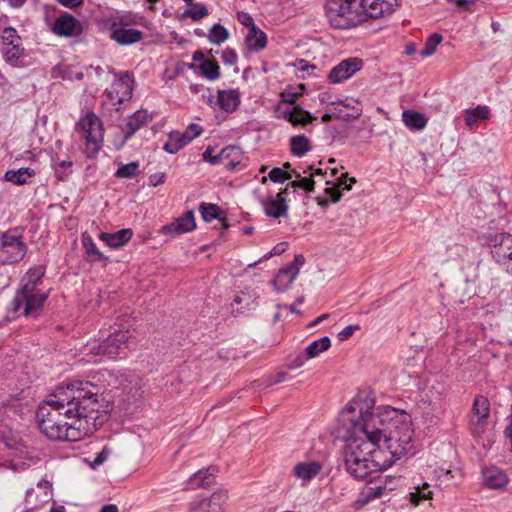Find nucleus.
<instances>
[{"mask_svg":"<svg viewBox=\"0 0 512 512\" xmlns=\"http://www.w3.org/2000/svg\"><path fill=\"white\" fill-rule=\"evenodd\" d=\"M245 43L250 50H262L267 44L266 34L257 27H251L245 37Z\"/></svg>","mask_w":512,"mask_h":512,"instance_id":"cd10ccee","label":"nucleus"},{"mask_svg":"<svg viewBox=\"0 0 512 512\" xmlns=\"http://www.w3.org/2000/svg\"><path fill=\"white\" fill-rule=\"evenodd\" d=\"M283 194L284 192H279L270 199L261 200L265 214L267 216L278 219L287 214L288 206Z\"/></svg>","mask_w":512,"mask_h":512,"instance_id":"4be33fe9","label":"nucleus"},{"mask_svg":"<svg viewBox=\"0 0 512 512\" xmlns=\"http://www.w3.org/2000/svg\"><path fill=\"white\" fill-rule=\"evenodd\" d=\"M403 122L405 125L411 129L421 130L427 124L426 117L418 112L414 111H405L403 112Z\"/></svg>","mask_w":512,"mask_h":512,"instance_id":"c9c22d12","label":"nucleus"},{"mask_svg":"<svg viewBox=\"0 0 512 512\" xmlns=\"http://www.w3.org/2000/svg\"><path fill=\"white\" fill-rule=\"evenodd\" d=\"M133 80L125 74L116 79L110 88L106 90V96L110 100L111 105L118 111L125 101H129L132 97Z\"/></svg>","mask_w":512,"mask_h":512,"instance_id":"ddd939ff","label":"nucleus"},{"mask_svg":"<svg viewBox=\"0 0 512 512\" xmlns=\"http://www.w3.org/2000/svg\"><path fill=\"white\" fill-rule=\"evenodd\" d=\"M196 227L193 211H187L178 217L174 222L161 228V233L172 236L183 234L194 230Z\"/></svg>","mask_w":512,"mask_h":512,"instance_id":"aec40b11","label":"nucleus"},{"mask_svg":"<svg viewBox=\"0 0 512 512\" xmlns=\"http://www.w3.org/2000/svg\"><path fill=\"white\" fill-rule=\"evenodd\" d=\"M132 337L128 328L119 325L101 342L93 341L88 344V351L94 356L115 357L119 354L123 345Z\"/></svg>","mask_w":512,"mask_h":512,"instance_id":"423d86ee","label":"nucleus"},{"mask_svg":"<svg viewBox=\"0 0 512 512\" xmlns=\"http://www.w3.org/2000/svg\"><path fill=\"white\" fill-rule=\"evenodd\" d=\"M291 152L297 156H302L311 149L309 139L304 135L293 136L290 139Z\"/></svg>","mask_w":512,"mask_h":512,"instance_id":"4c0bfd02","label":"nucleus"},{"mask_svg":"<svg viewBox=\"0 0 512 512\" xmlns=\"http://www.w3.org/2000/svg\"><path fill=\"white\" fill-rule=\"evenodd\" d=\"M489 414V400L482 395L475 397L470 413V430L474 436H480L484 433L488 424Z\"/></svg>","mask_w":512,"mask_h":512,"instance_id":"f8f14e48","label":"nucleus"},{"mask_svg":"<svg viewBox=\"0 0 512 512\" xmlns=\"http://www.w3.org/2000/svg\"><path fill=\"white\" fill-rule=\"evenodd\" d=\"M442 40V36L438 33L430 35L426 40L425 46L421 50L420 55L422 57L432 56L435 53L437 46L442 42Z\"/></svg>","mask_w":512,"mask_h":512,"instance_id":"79ce46f5","label":"nucleus"},{"mask_svg":"<svg viewBox=\"0 0 512 512\" xmlns=\"http://www.w3.org/2000/svg\"><path fill=\"white\" fill-rule=\"evenodd\" d=\"M229 36V33L225 27L220 24H215L209 33V40L213 44L223 43Z\"/></svg>","mask_w":512,"mask_h":512,"instance_id":"c03bdc74","label":"nucleus"},{"mask_svg":"<svg viewBox=\"0 0 512 512\" xmlns=\"http://www.w3.org/2000/svg\"><path fill=\"white\" fill-rule=\"evenodd\" d=\"M299 94L300 93L285 91L281 94L282 102L285 104H294L296 102Z\"/></svg>","mask_w":512,"mask_h":512,"instance_id":"13d9d810","label":"nucleus"},{"mask_svg":"<svg viewBox=\"0 0 512 512\" xmlns=\"http://www.w3.org/2000/svg\"><path fill=\"white\" fill-rule=\"evenodd\" d=\"M139 172V163L130 162L128 164L120 165L115 173V176L121 179H131L136 177Z\"/></svg>","mask_w":512,"mask_h":512,"instance_id":"a19ab883","label":"nucleus"},{"mask_svg":"<svg viewBox=\"0 0 512 512\" xmlns=\"http://www.w3.org/2000/svg\"><path fill=\"white\" fill-rule=\"evenodd\" d=\"M451 4L460 10L471 11L475 5L476 0H448Z\"/></svg>","mask_w":512,"mask_h":512,"instance_id":"8fccbe9b","label":"nucleus"},{"mask_svg":"<svg viewBox=\"0 0 512 512\" xmlns=\"http://www.w3.org/2000/svg\"><path fill=\"white\" fill-rule=\"evenodd\" d=\"M109 456V450L107 448H103L101 452L97 454V456L92 461V467L99 466L103 464Z\"/></svg>","mask_w":512,"mask_h":512,"instance_id":"4d7b16f0","label":"nucleus"},{"mask_svg":"<svg viewBox=\"0 0 512 512\" xmlns=\"http://www.w3.org/2000/svg\"><path fill=\"white\" fill-rule=\"evenodd\" d=\"M279 117L289 121L293 125H304L315 119L311 113L299 106H294L292 108L287 107L284 109L279 107Z\"/></svg>","mask_w":512,"mask_h":512,"instance_id":"5701e85b","label":"nucleus"},{"mask_svg":"<svg viewBox=\"0 0 512 512\" xmlns=\"http://www.w3.org/2000/svg\"><path fill=\"white\" fill-rule=\"evenodd\" d=\"M203 159L210 164H218V160L216 158V155H212V148L208 147L204 153H203Z\"/></svg>","mask_w":512,"mask_h":512,"instance_id":"bf43d9fd","label":"nucleus"},{"mask_svg":"<svg viewBox=\"0 0 512 512\" xmlns=\"http://www.w3.org/2000/svg\"><path fill=\"white\" fill-rule=\"evenodd\" d=\"M187 144L183 135H181L180 132L174 131L169 134V140L164 145L163 149L170 154H175Z\"/></svg>","mask_w":512,"mask_h":512,"instance_id":"58836bf2","label":"nucleus"},{"mask_svg":"<svg viewBox=\"0 0 512 512\" xmlns=\"http://www.w3.org/2000/svg\"><path fill=\"white\" fill-rule=\"evenodd\" d=\"M135 23L134 19L128 16L118 17L110 25V37L119 45H132L143 39V32L130 28L129 25Z\"/></svg>","mask_w":512,"mask_h":512,"instance_id":"1a4fd4ad","label":"nucleus"},{"mask_svg":"<svg viewBox=\"0 0 512 512\" xmlns=\"http://www.w3.org/2000/svg\"><path fill=\"white\" fill-rule=\"evenodd\" d=\"M150 120V116L146 110H138L132 114L127 120L126 138L134 134L141 127L146 125Z\"/></svg>","mask_w":512,"mask_h":512,"instance_id":"c756f323","label":"nucleus"},{"mask_svg":"<svg viewBox=\"0 0 512 512\" xmlns=\"http://www.w3.org/2000/svg\"><path fill=\"white\" fill-rule=\"evenodd\" d=\"M227 499L226 491H216L208 498H201L193 502L191 512H221Z\"/></svg>","mask_w":512,"mask_h":512,"instance_id":"f3484780","label":"nucleus"},{"mask_svg":"<svg viewBox=\"0 0 512 512\" xmlns=\"http://www.w3.org/2000/svg\"><path fill=\"white\" fill-rule=\"evenodd\" d=\"M100 512H118V508L114 504L105 505L102 507Z\"/></svg>","mask_w":512,"mask_h":512,"instance_id":"338daca9","label":"nucleus"},{"mask_svg":"<svg viewBox=\"0 0 512 512\" xmlns=\"http://www.w3.org/2000/svg\"><path fill=\"white\" fill-rule=\"evenodd\" d=\"M238 20L241 24L246 26L248 30H250L251 27H256L252 16L246 12L238 13Z\"/></svg>","mask_w":512,"mask_h":512,"instance_id":"603ef678","label":"nucleus"},{"mask_svg":"<svg viewBox=\"0 0 512 512\" xmlns=\"http://www.w3.org/2000/svg\"><path fill=\"white\" fill-rule=\"evenodd\" d=\"M268 178L273 182L282 183L285 180L292 178V173H288L284 171L282 168L275 167L269 172L268 177L263 176L261 178V183L265 184Z\"/></svg>","mask_w":512,"mask_h":512,"instance_id":"a18cd8bd","label":"nucleus"},{"mask_svg":"<svg viewBox=\"0 0 512 512\" xmlns=\"http://www.w3.org/2000/svg\"><path fill=\"white\" fill-rule=\"evenodd\" d=\"M240 154L239 148L235 146H227L216 155V158L218 163H222L226 167L233 168L240 162Z\"/></svg>","mask_w":512,"mask_h":512,"instance_id":"7c9ffc66","label":"nucleus"},{"mask_svg":"<svg viewBox=\"0 0 512 512\" xmlns=\"http://www.w3.org/2000/svg\"><path fill=\"white\" fill-rule=\"evenodd\" d=\"M165 178H166V175L163 172L152 174L149 177V185L153 186V187L161 185L165 182Z\"/></svg>","mask_w":512,"mask_h":512,"instance_id":"864d4df0","label":"nucleus"},{"mask_svg":"<svg viewBox=\"0 0 512 512\" xmlns=\"http://www.w3.org/2000/svg\"><path fill=\"white\" fill-rule=\"evenodd\" d=\"M111 405L102 387L75 380L58 386L36 412L40 431L54 441H78L107 419Z\"/></svg>","mask_w":512,"mask_h":512,"instance_id":"f03ea898","label":"nucleus"},{"mask_svg":"<svg viewBox=\"0 0 512 512\" xmlns=\"http://www.w3.org/2000/svg\"><path fill=\"white\" fill-rule=\"evenodd\" d=\"M217 104L226 112H233L240 104V93L236 89L219 91Z\"/></svg>","mask_w":512,"mask_h":512,"instance_id":"b1692460","label":"nucleus"},{"mask_svg":"<svg viewBox=\"0 0 512 512\" xmlns=\"http://www.w3.org/2000/svg\"><path fill=\"white\" fill-rule=\"evenodd\" d=\"M363 67V60L358 57H350L342 60L338 65L331 69L328 79L331 83H340L352 77Z\"/></svg>","mask_w":512,"mask_h":512,"instance_id":"dca6fc26","label":"nucleus"},{"mask_svg":"<svg viewBox=\"0 0 512 512\" xmlns=\"http://www.w3.org/2000/svg\"><path fill=\"white\" fill-rule=\"evenodd\" d=\"M1 39V51L4 59L11 65L16 66L24 51L20 36L15 28L6 27L2 31Z\"/></svg>","mask_w":512,"mask_h":512,"instance_id":"9b49d317","label":"nucleus"},{"mask_svg":"<svg viewBox=\"0 0 512 512\" xmlns=\"http://www.w3.org/2000/svg\"><path fill=\"white\" fill-rule=\"evenodd\" d=\"M356 183L354 177L348 178V174H342L338 183L330 188H326V193L330 196L333 202H338L341 199V190H351L352 184Z\"/></svg>","mask_w":512,"mask_h":512,"instance_id":"2f4dec72","label":"nucleus"},{"mask_svg":"<svg viewBox=\"0 0 512 512\" xmlns=\"http://www.w3.org/2000/svg\"><path fill=\"white\" fill-rule=\"evenodd\" d=\"M339 421L348 437L345 468L355 478L384 470L413 449L409 415L391 406L375 407L369 392H359L342 410Z\"/></svg>","mask_w":512,"mask_h":512,"instance_id":"f257e3e1","label":"nucleus"},{"mask_svg":"<svg viewBox=\"0 0 512 512\" xmlns=\"http://www.w3.org/2000/svg\"><path fill=\"white\" fill-rule=\"evenodd\" d=\"M329 317V314H322L319 317H317L312 323L309 324V327L316 326L326 320Z\"/></svg>","mask_w":512,"mask_h":512,"instance_id":"69168bd1","label":"nucleus"},{"mask_svg":"<svg viewBox=\"0 0 512 512\" xmlns=\"http://www.w3.org/2000/svg\"><path fill=\"white\" fill-rule=\"evenodd\" d=\"M491 247L493 258L504 267H510L512 262V235L506 232L488 233L485 235Z\"/></svg>","mask_w":512,"mask_h":512,"instance_id":"0eeeda50","label":"nucleus"},{"mask_svg":"<svg viewBox=\"0 0 512 512\" xmlns=\"http://www.w3.org/2000/svg\"><path fill=\"white\" fill-rule=\"evenodd\" d=\"M286 243H279L269 252V254L265 255V258H269L272 255H280L286 250Z\"/></svg>","mask_w":512,"mask_h":512,"instance_id":"052dcab7","label":"nucleus"},{"mask_svg":"<svg viewBox=\"0 0 512 512\" xmlns=\"http://www.w3.org/2000/svg\"><path fill=\"white\" fill-rule=\"evenodd\" d=\"M77 131L85 140V152L89 158L95 157L100 151L104 139V128L101 119L94 113H87L78 124Z\"/></svg>","mask_w":512,"mask_h":512,"instance_id":"39448f33","label":"nucleus"},{"mask_svg":"<svg viewBox=\"0 0 512 512\" xmlns=\"http://www.w3.org/2000/svg\"><path fill=\"white\" fill-rule=\"evenodd\" d=\"M323 470V464L318 460H303L297 462L290 474L300 483L301 487L308 486Z\"/></svg>","mask_w":512,"mask_h":512,"instance_id":"4468645a","label":"nucleus"},{"mask_svg":"<svg viewBox=\"0 0 512 512\" xmlns=\"http://www.w3.org/2000/svg\"><path fill=\"white\" fill-rule=\"evenodd\" d=\"M202 133V128L198 124H190L184 133H181L189 144L194 138Z\"/></svg>","mask_w":512,"mask_h":512,"instance_id":"09e8293b","label":"nucleus"},{"mask_svg":"<svg viewBox=\"0 0 512 512\" xmlns=\"http://www.w3.org/2000/svg\"><path fill=\"white\" fill-rule=\"evenodd\" d=\"M463 115L465 125L469 128H473L480 121L489 119L490 110L487 106L478 105L475 108L464 110Z\"/></svg>","mask_w":512,"mask_h":512,"instance_id":"bb28decb","label":"nucleus"},{"mask_svg":"<svg viewBox=\"0 0 512 512\" xmlns=\"http://www.w3.org/2000/svg\"><path fill=\"white\" fill-rule=\"evenodd\" d=\"M9 4L14 8H20L22 7L26 0H8Z\"/></svg>","mask_w":512,"mask_h":512,"instance_id":"774afa93","label":"nucleus"},{"mask_svg":"<svg viewBox=\"0 0 512 512\" xmlns=\"http://www.w3.org/2000/svg\"><path fill=\"white\" fill-rule=\"evenodd\" d=\"M71 166H72V162H70V161H60V162H58L57 163V167H56L57 178L59 180H61V181H65L66 177H67V174L60 172L59 171V167L67 170V169L71 168Z\"/></svg>","mask_w":512,"mask_h":512,"instance_id":"6e6d98bb","label":"nucleus"},{"mask_svg":"<svg viewBox=\"0 0 512 512\" xmlns=\"http://www.w3.org/2000/svg\"><path fill=\"white\" fill-rule=\"evenodd\" d=\"M397 6V0H328L325 10L333 27L350 29L368 18L389 15Z\"/></svg>","mask_w":512,"mask_h":512,"instance_id":"7ed1b4c3","label":"nucleus"},{"mask_svg":"<svg viewBox=\"0 0 512 512\" xmlns=\"http://www.w3.org/2000/svg\"><path fill=\"white\" fill-rule=\"evenodd\" d=\"M132 235H133L132 230L125 228V229H121L115 233L102 232L99 237L109 247L119 248V247L125 245L131 239Z\"/></svg>","mask_w":512,"mask_h":512,"instance_id":"a878e982","label":"nucleus"},{"mask_svg":"<svg viewBox=\"0 0 512 512\" xmlns=\"http://www.w3.org/2000/svg\"><path fill=\"white\" fill-rule=\"evenodd\" d=\"M35 171L31 168H20L18 170H8L4 175V179L15 185H23L27 183V179L32 177Z\"/></svg>","mask_w":512,"mask_h":512,"instance_id":"f704fd0d","label":"nucleus"},{"mask_svg":"<svg viewBox=\"0 0 512 512\" xmlns=\"http://www.w3.org/2000/svg\"><path fill=\"white\" fill-rule=\"evenodd\" d=\"M295 177L296 180L291 181L288 186L292 188H301L307 192H311L314 189L315 181L313 179L314 174H310L309 177H301L300 173L296 170L292 171V177Z\"/></svg>","mask_w":512,"mask_h":512,"instance_id":"ea45409f","label":"nucleus"},{"mask_svg":"<svg viewBox=\"0 0 512 512\" xmlns=\"http://www.w3.org/2000/svg\"><path fill=\"white\" fill-rule=\"evenodd\" d=\"M304 263L305 258L299 254L295 256L293 262L290 265L281 268L272 281L275 289L278 292L288 289L297 277Z\"/></svg>","mask_w":512,"mask_h":512,"instance_id":"2eb2a0df","label":"nucleus"},{"mask_svg":"<svg viewBox=\"0 0 512 512\" xmlns=\"http://www.w3.org/2000/svg\"><path fill=\"white\" fill-rule=\"evenodd\" d=\"M305 360H307V359L306 358L304 359L303 357L299 356L288 364V368L292 369V370L300 368L304 365Z\"/></svg>","mask_w":512,"mask_h":512,"instance_id":"e2e57ef3","label":"nucleus"},{"mask_svg":"<svg viewBox=\"0 0 512 512\" xmlns=\"http://www.w3.org/2000/svg\"><path fill=\"white\" fill-rule=\"evenodd\" d=\"M256 296L250 293H246L244 291L235 295L234 300L232 302V313L234 315H239L244 313L246 309H249L250 306L255 302Z\"/></svg>","mask_w":512,"mask_h":512,"instance_id":"473e14b6","label":"nucleus"},{"mask_svg":"<svg viewBox=\"0 0 512 512\" xmlns=\"http://www.w3.org/2000/svg\"><path fill=\"white\" fill-rule=\"evenodd\" d=\"M51 30L58 36L71 37L82 33V25L74 16L65 13L55 20Z\"/></svg>","mask_w":512,"mask_h":512,"instance_id":"a211bd4d","label":"nucleus"},{"mask_svg":"<svg viewBox=\"0 0 512 512\" xmlns=\"http://www.w3.org/2000/svg\"><path fill=\"white\" fill-rule=\"evenodd\" d=\"M58 3H60L63 6L69 7V8H75L82 4L84 0H56Z\"/></svg>","mask_w":512,"mask_h":512,"instance_id":"680f3d73","label":"nucleus"},{"mask_svg":"<svg viewBox=\"0 0 512 512\" xmlns=\"http://www.w3.org/2000/svg\"><path fill=\"white\" fill-rule=\"evenodd\" d=\"M208 14L207 8L202 4H195L191 8L186 9L183 13L184 17L191 18L194 21L202 19Z\"/></svg>","mask_w":512,"mask_h":512,"instance_id":"de8ad7c7","label":"nucleus"},{"mask_svg":"<svg viewBox=\"0 0 512 512\" xmlns=\"http://www.w3.org/2000/svg\"><path fill=\"white\" fill-rule=\"evenodd\" d=\"M199 211L203 220L206 222H211L219 218V208L216 204L202 203L199 207Z\"/></svg>","mask_w":512,"mask_h":512,"instance_id":"49530a36","label":"nucleus"},{"mask_svg":"<svg viewBox=\"0 0 512 512\" xmlns=\"http://www.w3.org/2000/svg\"><path fill=\"white\" fill-rule=\"evenodd\" d=\"M432 498L433 491L427 482L413 486L408 494V501L414 507L419 506L423 501H430Z\"/></svg>","mask_w":512,"mask_h":512,"instance_id":"393cba45","label":"nucleus"},{"mask_svg":"<svg viewBox=\"0 0 512 512\" xmlns=\"http://www.w3.org/2000/svg\"><path fill=\"white\" fill-rule=\"evenodd\" d=\"M82 244L85 248V251L87 255L93 260H101L105 261L107 260V257L98 250L95 242L93 241L92 237L87 233L82 234Z\"/></svg>","mask_w":512,"mask_h":512,"instance_id":"e433bc0d","label":"nucleus"},{"mask_svg":"<svg viewBox=\"0 0 512 512\" xmlns=\"http://www.w3.org/2000/svg\"><path fill=\"white\" fill-rule=\"evenodd\" d=\"M359 329H360V327L358 325L346 326L342 331H340L338 333V337L340 340H345V339L349 338L350 336H352L353 333Z\"/></svg>","mask_w":512,"mask_h":512,"instance_id":"5fc2aeb1","label":"nucleus"},{"mask_svg":"<svg viewBox=\"0 0 512 512\" xmlns=\"http://www.w3.org/2000/svg\"><path fill=\"white\" fill-rule=\"evenodd\" d=\"M331 347V340L329 337L324 336L311 342L305 349V357L307 360L318 357L321 353L329 350Z\"/></svg>","mask_w":512,"mask_h":512,"instance_id":"72a5a7b5","label":"nucleus"},{"mask_svg":"<svg viewBox=\"0 0 512 512\" xmlns=\"http://www.w3.org/2000/svg\"><path fill=\"white\" fill-rule=\"evenodd\" d=\"M44 272L41 268L29 270L22 288L13 299V310L25 316L36 315L43 307L47 294L36 289Z\"/></svg>","mask_w":512,"mask_h":512,"instance_id":"20e7f679","label":"nucleus"},{"mask_svg":"<svg viewBox=\"0 0 512 512\" xmlns=\"http://www.w3.org/2000/svg\"><path fill=\"white\" fill-rule=\"evenodd\" d=\"M332 108L329 113L322 116L324 123L329 122L333 117L343 121H351L358 119L362 114L361 104L353 99L346 98L337 102H330Z\"/></svg>","mask_w":512,"mask_h":512,"instance_id":"9d476101","label":"nucleus"},{"mask_svg":"<svg viewBox=\"0 0 512 512\" xmlns=\"http://www.w3.org/2000/svg\"><path fill=\"white\" fill-rule=\"evenodd\" d=\"M202 74L209 80H215L220 76V67L215 61L205 60L201 63Z\"/></svg>","mask_w":512,"mask_h":512,"instance_id":"37998d69","label":"nucleus"},{"mask_svg":"<svg viewBox=\"0 0 512 512\" xmlns=\"http://www.w3.org/2000/svg\"><path fill=\"white\" fill-rule=\"evenodd\" d=\"M26 245L16 230L0 234V257L3 262H17L26 254Z\"/></svg>","mask_w":512,"mask_h":512,"instance_id":"6e6552de","label":"nucleus"},{"mask_svg":"<svg viewBox=\"0 0 512 512\" xmlns=\"http://www.w3.org/2000/svg\"><path fill=\"white\" fill-rule=\"evenodd\" d=\"M221 58L224 63L229 64V65L236 64L237 59H238L237 54L234 52V50L229 49V48L225 49L222 52Z\"/></svg>","mask_w":512,"mask_h":512,"instance_id":"3c124183","label":"nucleus"},{"mask_svg":"<svg viewBox=\"0 0 512 512\" xmlns=\"http://www.w3.org/2000/svg\"><path fill=\"white\" fill-rule=\"evenodd\" d=\"M483 484L489 489H505L509 484L507 473L496 466H490L482 470Z\"/></svg>","mask_w":512,"mask_h":512,"instance_id":"6ab92c4d","label":"nucleus"},{"mask_svg":"<svg viewBox=\"0 0 512 512\" xmlns=\"http://www.w3.org/2000/svg\"><path fill=\"white\" fill-rule=\"evenodd\" d=\"M393 490L394 486H388L387 483H382V479H379L375 483L366 486L363 490V495L366 501H370L384 497Z\"/></svg>","mask_w":512,"mask_h":512,"instance_id":"c85d7f7f","label":"nucleus"},{"mask_svg":"<svg viewBox=\"0 0 512 512\" xmlns=\"http://www.w3.org/2000/svg\"><path fill=\"white\" fill-rule=\"evenodd\" d=\"M51 498V490L48 482H39L36 487L26 492V502L29 509H37Z\"/></svg>","mask_w":512,"mask_h":512,"instance_id":"412c9836","label":"nucleus"},{"mask_svg":"<svg viewBox=\"0 0 512 512\" xmlns=\"http://www.w3.org/2000/svg\"><path fill=\"white\" fill-rule=\"evenodd\" d=\"M398 482L399 479L395 477H385V479L382 480V483H387L388 486H394V490L396 489Z\"/></svg>","mask_w":512,"mask_h":512,"instance_id":"0e129e2a","label":"nucleus"}]
</instances>
